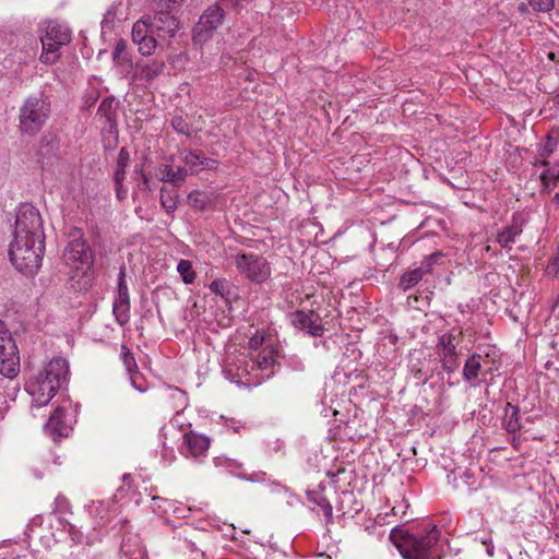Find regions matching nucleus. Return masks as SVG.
Listing matches in <instances>:
<instances>
[{
	"label": "nucleus",
	"mask_w": 559,
	"mask_h": 559,
	"mask_svg": "<svg viewBox=\"0 0 559 559\" xmlns=\"http://www.w3.org/2000/svg\"><path fill=\"white\" fill-rule=\"evenodd\" d=\"M214 197L211 192L193 190L187 197L188 204L197 211H207L214 206Z\"/></svg>",
	"instance_id": "obj_23"
},
{
	"label": "nucleus",
	"mask_w": 559,
	"mask_h": 559,
	"mask_svg": "<svg viewBox=\"0 0 559 559\" xmlns=\"http://www.w3.org/2000/svg\"><path fill=\"white\" fill-rule=\"evenodd\" d=\"M119 100L114 95L104 97L96 111V120L100 123V129L117 128Z\"/></svg>",
	"instance_id": "obj_14"
},
{
	"label": "nucleus",
	"mask_w": 559,
	"mask_h": 559,
	"mask_svg": "<svg viewBox=\"0 0 559 559\" xmlns=\"http://www.w3.org/2000/svg\"><path fill=\"white\" fill-rule=\"evenodd\" d=\"M556 142L554 141L551 135H547V143L542 147L540 150V157L547 158L549 157L554 151H555Z\"/></svg>",
	"instance_id": "obj_48"
},
{
	"label": "nucleus",
	"mask_w": 559,
	"mask_h": 559,
	"mask_svg": "<svg viewBox=\"0 0 559 559\" xmlns=\"http://www.w3.org/2000/svg\"><path fill=\"white\" fill-rule=\"evenodd\" d=\"M235 265L240 274L254 284H262L271 276L270 263L262 255L238 253Z\"/></svg>",
	"instance_id": "obj_10"
},
{
	"label": "nucleus",
	"mask_w": 559,
	"mask_h": 559,
	"mask_svg": "<svg viewBox=\"0 0 559 559\" xmlns=\"http://www.w3.org/2000/svg\"><path fill=\"white\" fill-rule=\"evenodd\" d=\"M292 325L312 337L322 336L325 331L321 316L313 310H296L289 314Z\"/></svg>",
	"instance_id": "obj_13"
},
{
	"label": "nucleus",
	"mask_w": 559,
	"mask_h": 559,
	"mask_svg": "<svg viewBox=\"0 0 559 559\" xmlns=\"http://www.w3.org/2000/svg\"><path fill=\"white\" fill-rule=\"evenodd\" d=\"M403 508H407V506H403V504H401V506H394V507L392 508V514H393V515H397V514H399V512H400Z\"/></svg>",
	"instance_id": "obj_61"
},
{
	"label": "nucleus",
	"mask_w": 559,
	"mask_h": 559,
	"mask_svg": "<svg viewBox=\"0 0 559 559\" xmlns=\"http://www.w3.org/2000/svg\"><path fill=\"white\" fill-rule=\"evenodd\" d=\"M129 163L130 153L127 147H121L117 156V166L114 171V183H119L120 180H124Z\"/></svg>",
	"instance_id": "obj_33"
},
{
	"label": "nucleus",
	"mask_w": 559,
	"mask_h": 559,
	"mask_svg": "<svg viewBox=\"0 0 559 559\" xmlns=\"http://www.w3.org/2000/svg\"><path fill=\"white\" fill-rule=\"evenodd\" d=\"M530 7L533 12L547 13L555 8V0H528L527 4L521 3L519 10L524 12Z\"/></svg>",
	"instance_id": "obj_39"
},
{
	"label": "nucleus",
	"mask_w": 559,
	"mask_h": 559,
	"mask_svg": "<svg viewBox=\"0 0 559 559\" xmlns=\"http://www.w3.org/2000/svg\"><path fill=\"white\" fill-rule=\"evenodd\" d=\"M152 34V27L148 22V19L146 21H138L133 24L131 36L132 41L136 45L144 40L146 37H148Z\"/></svg>",
	"instance_id": "obj_37"
},
{
	"label": "nucleus",
	"mask_w": 559,
	"mask_h": 559,
	"mask_svg": "<svg viewBox=\"0 0 559 559\" xmlns=\"http://www.w3.org/2000/svg\"><path fill=\"white\" fill-rule=\"evenodd\" d=\"M189 176L186 167H178L176 170L170 165H163L159 168L158 179L163 182L171 183L174 187H180Z\"/></svg>",
	"instance_id": "obj_22"
},
{
	"label": "nucleus",
	"mask_w": 559,
	"mask_h": 559,
	"mask_svg": "<svg viewBox=\"0 0 559 559\" xmlns=\"http://www.w3.org/2000/svg\"><path fill=\"white\" fill-rule=\"evenodd\" d=\"M183 0H158L156 9L174 11Z\"/></svg>",
	"instance_id": "obj_50"
},
{
	"label": "nucleus",
	"mask_w": 559,
	"mask_h": 559,
	"mask_svg": "<svg viewBox=\"0 0 559 559\" xmlns=\"http://www.w3.org/2000/svg\"><path fill=\"white\" fill-rule=\"evenodd\" d=\"M526 218L523 213L514 212L511 217V224L506 226L497 235V241L501 248H508L510 243L515 241L516 236L522 234Z\"/></svg>",
	"instance_id": "obj_17"
},
{
	"label": "nucleus",
	"mask_w": 559,
	"mask_h": 559,
	"mask_svg": "<svg viewBox=\"0 0 559 559\" xmlns=\"http://www.w3.org/2000/svg\"><path fill=\"white\" fill-rule=\"evenodd\" d=\"M95 280V270L94 266L85 265V266H75V270L72 271L69 282L71 288L79 293H85L92 288Z\"/></svg>",
	"instance_id": "obj_18"
},
{
	"label": "nucleus",
	"mask_w": 559,
	"mask_h": 559,
	"mask_svg": "<svg viewBox=\"0 0 559 559\" xmlns=\"http://www.w3.org/2000/svg\"><path fill=\"white\" fill-rule=\"evenodd\" d=\"M20 372L17 345L4 321L0 320V373L13 379Z\"/></svg>",
	"instance_id": "obj_6"
},
{
	"label": "nucleus",
	"mask_w": 559,
	"mask_h": 559,
	"mask_svg": "<svg viewBox=\"0 0 559 559\" xmlns=\"http://www.w3.org/2000/svg\"><path fill=\"white\" fill-rule=\"evenodd\" d=\"M159 201L167 214H173L178 205V194L174 189L160 188Z\"/></svg>",
	"instance_id": "obj_34"
},
{
	"label": "nucleus",
	"mask_w": 559,
	"mask_h": 559,
	"mask_svg": "<svg viewBox=\"0 0 559 559\" xmlns=\"http://www.w3.org/2000/svg\"><path fill=\"white\" fill-rule=\"evenodd\" d=\"M120 297H130L127 281H126V266L124 265L120 266V269H119L117 294H116L115 298H120Z\"/></svg>",
	"instance_id": "obj_46"
},
{
	"label": "nucleus",
	"mask_w": 559,
	"mask_h": 559,
	"mask_svg": "<svg viewBox=\"0 0 559 559\" xmlns=\"http://www.w3.org/2000/svg\"><path fill=\"white\" fill-rule=\"evenodd\" d=\"M275 355L276 352L272 347L264 348L252 359L251 369L267 371L262 378L270 379L275 373V366L280 367Z\"/></svg>",
	"instance_id": "obj_21"
},
{
	"label": "nucleus",
	"mask_w": 559,
	"mask_h": 559,
	"mask_svg": "<svg viewBox=\"0 0 559 559\" xmlns=\"http://www.w3.org/2000/svg\"><path fill=\"white\" fill-rule=\"evenodd\" d=\"M36 160L41 167L51 166L60 157V136L56 131L45 132L38 142Z\"/></svg>",
	"instance_id": "obj_12"
},
{
	"label": "nucleus",
	"mask_w": 559,
	"mask_h": 559,
	"mask_svg": "<svg viewBox=\"0 0 559 559\" xmlns=\"http://www.w3.org/2000/svg\"><path fill=\"white\" fill-rule=\"evenodd\" d=\"M45 241L13 238L8 254L12 265L25 275H34L41 265Z\"/></svg>",
	"instance_id": "obj_4"
},
{
	"label": "nucleus",
	"mask_w": 559,
	"mask_h": 559,
	"mask_svg": "<svg viewBox=\"0 0 559 559\" xmlns=\"http://www.w3.org/2000/svg\"><path fill=\"white\" fill-rule=\"evenodd\" d=\"M211 440L209 437L197 433L192 430L183 435V444L186 445V455L200 457L205 455L210 448Z\"/></svg>",
	"instance_id": "obj_19"
},
{
	"label": "nucleus",
	"mask_w": 559,
	"mask_h": 559,
	"mask_svg": "<svg viewBox=\"0 0 559 559\" xmlns=\"http://www.w3.org/2000/svg\"><path fill=\"white\" fill-rule=\"evenodd\" d=\"M100 138L104 151H114L119 144V127L100 129Z\"/></svg>",
	"instance_id": "obj_36"
},
{
	"label": "nucleus",
	"mask_w": 559,
	"mask_h": 559,
	"mask_svg": "<svg viewBox=\"0 0 559 559\" xmlns=\"http://www.w3.org/2000/svg\"><path fill=\"white\" fill-rule=\"evenodd\" d=\"M263 341H264L263 333H260L259 331H257V333L249 340V347L251 349H258L263 344Z\"/></svg>",
	"instance_id": "obj_54"
},
{
	"label": "nucleus",
	"mask_w": 559,
	"mask_h": 559,
	"mask_svg": "<svg viewBox=\"0 0 559 559\" xmlns=\"http://www.w3.org/2000/svg\"><path fill=\"white\" fill-rule=\"evenodd\" d=\"M112 61L115 66L119 69V72L124 76H131L134 70V63L131 59V56L127 51V43L123 39L117 41L114 52H112Z\"/></svg>",
	"instance_id": "obj_20"
},
{
	"label": "nucleus",
	"mask_w": 559,
	"mask_h": 559,
	"mask_svg": "<svg viewBox=\"0 0 559 559\" xmlns=\"http://www.w3.org/2000/svg\"><path fill=\"white\" fill-rule=\"evenodd\" d=\"M307 498L321 508L328 524L333 522V508L325 496L316 490H308Z\"/></svg>",
	"instance_id": "obj_30"
},
{
	"label": "nucleus",
	"mask_w": 559,
	"mask_h": 559,
	"mask_svg": "<svg viewBox=\"0 0 559 559\" xmlns=\"http://www.w3.org/2000/svg\"><path fill=\"white\" fill-rule=\"evenodd\" d=\"M288 366L290 369L298 372H302L306 369L304 361L299 358H290L288 360Z\"/></svg>",
	"instance_id": "obj_55"
},
{
	"label": "nucleus",
	"mask_w": 559,
	"mask_h": 559,
	"mask_svg": "<svg viewBox=\"0 0 559 559\" xmlns=\"http://www.w3.org/2000/svg\"><path fill=\"white\" fill-rule=\"evenodd\" d=\"M134 173L138 174L140 176V178L142 177V174H145L142 165H135Z\"/></svg>",
	"instance_id": "obj_62"
},
{
	"label": "nucleus",
	"mask_w": 559,
	"mask_h": 559,
	"mask_svg": "<svg viewBox=\"0 0 559 559\" xmlns=\"http://www.w3.org/2000/svg\"><path fill=\"white\" fill-rule=\"evenodd\" d=\"M540 178L544 183L547 185L549 180L554 181V185L559 179V168H548L540 175Z\"/></svg>",
	"instance_id": "obj_49"
},
{
	"label": "nucleus",
	"mask_w": 559,
	"mask_h": 559,
	"mask_svg": "<svg viewBox=\"0 0 559 559\" xmlns=\"http://www.w3.org/2000/svg\"><path fill=\"white\" fill-rule=\"evenodd\" d=\"M171 128L178 133L191 138L193 127L188 119L181 115H175L170 120Z\"/></svg>",
	"instance_id": "obj_38"
},
{
	"label": "nucleus",
	"mask_w": 559,
	"mask_h": 559,
	"mask_svg": "<svg viewBox=\"0 0 559 559\" xmlns=\"http://www.w3.org/2000/svg\"><path fill=\"white\" fill-rule=\"evenodd\" d=\"M112 312L120 326L127 324L130 320V297L115 298Z\"/></svg>",
	"instance_id": "obj_29"
},
{
	"label": "nucleus",
	"mask_w": 559,
	"mask_h": 559,
	"mask_svg": "<svg viewBox=\"0 0 559 559\" xmlns=\"http://www.w3.org/2000/svg\"><path fill=\"white\" fill-rule=\"evenodd\" d=\"M13 238L45 241L41 215L37 207L29 203H22L16 212Z\"/></svg>",
	"instance_id": "obj_5"
},
{
	"label": "nucleus",
	"mask_w": 559,
	"mask_h": 559,
	"mask_svg": "<svg viewBox=\"0 0 559 559\" xmlns=\"http://www.w3.org/2000/svg\"><path fill=\"white\" fill-rule=\"evenodd\" d=\"M554 103L557 107H559V93L555 96Z\"/></svg>",
	"instance_id": "obj_64"
},
{
	"label": "nucleus",
	"mask_w": 559,
	"mask_h": 559,
	"mask_svg": "<svg viewBox=\"0 0 559 559\" xmlns=\"http://www.w3.org/2000/svg\"><path fill=\"white\" fill-rule=\"evenodd\" d=\"M136 376L138 374L130 376V380H131L132 386L135 390H138L139 392H145L146 391V386L143 385L142 383H138Z\"/></svg>",
	"instance_id": "obj_57"
},
{
	"label": "nucleus",
	"mask_w": 559,
	"mask_h": 559,
	"mask_svg": "<svg viewBox=\"0 0 559 559\" xmlns=\"http://www.w3.org/2000/svg\"><path fill=\"white\" fill-rule=\"evenodd\" d=\"M200 164H201V170H203V169L215 170L218 167V160H216L214 158L205 157L202 154H201Z\"/></svg>",
	"instance_id": "obj_53"
},
{
	"label": "nucleus",
	"mask_w": 559,
	"mask_h": 559,
	"mask_svg": "<svg viewBox=\"0 0 559 559\" xmlns=\"http://www.w3.org/2000/svg\"><path fill=\"white\" fill-rule=\"evenodd\" d=\"M520 408L512 403H507L504 407V416L502 420L503 428L509 432L514 435L516 431L521 429V425L519 423Z\"/></svg>",
	"instance_id": "obj_28"
},
{
	"label": "nucleus",
	"mask_w": 559,
	"mask_h": 559,
	"mask_svg": "<svg viewBox=\"0 0 559 559\" xmlns=\"http://www.w3.org/2000/svg\"><path fill=\"white\" fill-rule=\"evenodd\" d=\"M452 376H453V374H450V376L448 374V379H447V382H448V384H449L450 386L455 385V384H457V383H459V380H453V377H452Z\"/></svg>",
	"instance_id": "obj_63"
},
{
	"label": "nucleus",
	"mask_w": 559,
	"mask_h": 559,
	"mask_svg": "<svg viewBox=\"0 0 559 559\" xmlns=\"http://www.w3.org/2000/svg\"><path fill=\"white\" fill-rule=\"evenodd\" d=\"M177 271L185 284H192L195 280V272L189 260L181 259L177 264Z\"/></svg>",
	"instance_id": "obj_40"
},
{
	"label": "nucleus",
	"mask_w": 559,
	"mask_h": 559,
	"mask_svg": "<svg viewBox=\"0 0 559 559\" xmlns=\"http://www.w3.org/2000/svg\"><path fill=\"white\" fill-rule=\"evenodd\" d=\"M549 275L558 276L559 275V254L552 257L546 269Z\"/></svg>",
	"instance_id": "obj_52"
},
{
	"label": "nucleus",
	"mask_w": 559,
	"mask_h": 559,
	"mask_svg": "<svg viewBox=\"0 0 559 559\" xmlns=\"http://www.w3.org/2000/svg\"><path fill=\"white\" fill-rule=\"evenodd\" d=\"M481 359H483L481 354L473 353L465 360L462 376L466 382L473 383L475 380H477L479 372L481 370Z\"/></svg>",
	"instance_id": "obj_24"
},
{
	"label": "nucleus",
	"mask_w": 559,
	"mask_h": 559,
	"mask_svg": "<svg viewBox=\"0 0 559 559\" xmlns=\"http://www.w3.org/2000/svg\"><path fill=\"white\" fill-rule=\"evenodd\" d=\"M51 115V102L44 93L29 95L20 108L19 128L22 134L36 135Z\"/></svg>",
	"instance_id": "obj_3"
},
{
	"label": "nucleus",
	"mask_w": 559,
	"mask_h": 559,
	"mask_svg": "<svg viewBox=\"0 0 559 559\" xmlns=\"http://www.w3.org/2000/svg\"><path fill=\"white\" fill-rule=\"evenodd\" d=\"M441 531L431 522L408 528L396 525L391 530L390 540L404 559H441L443 545Z\"/></svg>",
	"instance_id": "obj_1"
},
{
	"label": "nucleus",
	"mask_w": 559,
	"mask_h": 559,
	"mask_svg": "<svg viewBox=\"0 0 559 559\" xmlns=\"http://www.w3.org/2000/svg\"><path fill=\"white\" fill-rule=\"evenodd\" d=\"M46 37L55 39L57 45H68L71 41V31L68 26L50 22L46 27Z\"/></svg>",
	"instance_id": "obj_27"
},
{
	"label": "nucleus",
	"mask_w": 559,
	"mask_h": 559,
	"mask_svg": "<svg viewBox=\"0 0 559 559\" xmlns=\"http://www.w3.org/2000/svg\"><path fill=\"white\" fill-rule=\"evenodd\" d=\"M346 502L353 503L352 509H353L355 514L359 513L362 510V503L358 502L355 499L354 493L349 492V491H345V492L342 493V500H341V503H340V509L343 510V514L344 515L348 512V511L345 510V503Z\"/></svg>",
	"instance_id": "obj_44"
},
{
	"label": "nucleus",
	"mask_w": 559,
	"mask_h": 559,
	"mask_svg": "<svg viewBox=\"0 0 559 559\" xmlns=\"http://www.w3.org/2000/svg\"><path fill=\"white\" fill-rule=\"evenodd\" d=\"M71 536H72V540L76 544H80L82 540H81V537H82V534H78L76 532H71Z\"/></svg>",
	"instance_id": "obj_60"
},
{
	"label": "nucleus",
	"mask_w": 559,
	"mask_h": 559,
	"mask_svg": "<svg viewBox=\"0 0 559 559\" xmlns=\"http://www.w3.org/2000/svg\"><path fill=\"white\" fill-rule=\"evenodd\" d=\"M423 271H418L417 267L405 271L400 277L399 288H401L403 292H406L415 287L423 280Z\"/></svg>",
	"instance_id": "obj_35"
},
{
	"label": "nucleus",
	"mask_w": 559,
	"mask_h": 559,
	"mask_svg": "<svg viewBox=\"0 0 559 559\" xmlns=\"http://www.w3.org/2000/svg\"><path fill=\"white\" fill-rule=\"evenodd\" d=\"M147 19L152 27V34L165 40L167 49L175 50L173 39L179 31L180 22L174 12L156 9L154 16H148Z\"/></svg>",
	"instance_id": "obj_11"
},
{
	"label": "nucleus",
	"mask_w": 559,
	"mask_h": 559,
	"mask_svg": "<svg viewBox=\"0 0 559 559\" xmlns=\"http://www.w3.org/2000/svg\"><path fill=\"white\" fill-rule=\"evenodd\" d=\"M210 289L215 295L221 296L226 302H230L231 300L237 298V293L235 287L230 284L229 281L225 278H216L210 284Z\"/></svg>",
	"instance_id": "obj_26"
},
{
	"label": "nucleus",
	"mask_w": 559,
	"mask_h": 559,
	"mask_svg": "<svg viewBox=\"0 0 559 559\" xmlns=\"http://www.w3.org/2000/svg\"><path fill=\"white\" fill-rule=\"evenodd\" d=\"M462 335L463 332L460 330L457 334H454L453 331H450L438 336L436 354L440 359L442 371L449 376L454 374L460 367V353L457 350V344Z\"/></svg>",
	"instance_id": "obj_8"
},
{
	"label": "nucleus",
	"mask_w": 559,
	"mask_h": 559,
	"mask_svg": "<svg viewBox=\"0 0 559 559\" xmlns=\"http://www.w3.org/2000/svg\"><path fill=\"white\" fill-rule=\"evenodd\" d=\"M486 545V551L491 557L493 556L495 547L491 543H487V540L483 542Z\"/></svg>",
	"instance_id": "obj_59"
},
{
	"label": "nucleus",
	"mask_w": 559,
	"mask_h": 559,
	"mask_svg": "<svg viewBox=\"0 0 559 559\" xmlns=\"http://www.w3.org/2000/svg\"><path fill=\"white\" fill-rule=\"evenodd\" d=\"M181 160L188 167V171L191 175L199 174L201 171V152L183 148L179 151Z\"/></svg>",
	"instance_id": "obj_31"
},
{
	"label": "nucleus",
	"mask_w": 559,
	"mask_h": 559,
	"mask_svg": "<svg viewBox=\"0 0 559 559\" xmlns=\"http://www.w3.org/2000/svg\"><path fill=\"white\" fill-rule=\"evenodd\" d=\"M214 462H215L216 466H225L228 468H241L242 467L241 463H239L235 460H231V459L215 457Z\"/></svg>",
	"instance_id": "obj_51"
},
{
	"label": "nucleus",
	"mask_w": 559,
	"mask_h": 559,
	"mask_svg": "<svg viewBox=\"0 0 559 559\" xmlns=\"http://www.w3.org/2000/svg\"><path fill=\"white\" fill-rule=\"evenodd\" d=\"M141 181H142V189L143 190H148V191L152 190V187L150 185V179H148V176L146 174H142Z\"/></svg>",
	"instance_id": "obj_58"
},
{
	"label": "nucleus",
	"mask_w": 559,
	"mask_h": 559,
	"mask_svg": "<svg viewBox=\"0 0 559 559\" xmlns=\"http://www.w3.org/2000/svg\"><path fill=\"white\" fill-rule=\"evenodd\" d=\"M443 258L442 252H433L430 255L425 257L421 261L420 265L417 266L418 271H423V276L431 273L432 266L439 262L440 259Z\"/></svg>",
	"instance_id": "obj_43"
},
{
	"label": "nucleus",
	"mask_w": 559,
	"mask_h": 559,
	"mask_svg": "<svg viewBox=\"0 0 559 559\" xmlns=\"http://www.w3.org/2000/svg\"><path fill=\"white\" fill-rule=\"evenodd\" d=\"M121 360L130 376L139 373L134 355L126 345H121Z\"/></svg>",
	"instance_id": "obj_41"
},
{
	"label": "nucleus",
	"mask_w": 559,
	"mask_h": 559,
	"mask_svg": "<svg viewBox=\"0 0 559 559\" xmlns=\"http://www.w3.org/2000/svg\"><path fill=\"white\" fill-rule=\"evenodd\" d=\"M120 559H148L139 534H123L120 545Z\"/></svg>",
	"instance_id": "obj_16"
},
{
	"label": "nucleus",
	"mask_w": 559,
	"mask_h": 559,
	"mask_svg": "<svg viewBox=\"0 0 559 559\" xmlns=\"http://www.w3.org/2000/svg\"><path fill=\"white\" fill-rule=\"evenodd\" d=\"M166 392L168 396L176 401V407L183 408L187 404V395L186 392L176 386H167Z\"/></svg>",
	"instance_id": "obj_45"
},
{
	"label": "nucleus",
	"mask_w": 559,
	"mask_h": 559,
	"mask_svg": "<svg viewBox=\"0 0 559 559\" xmlns=\"http://www.w3.org/2000/svg\"><path fill=\"white\" fill-rule=\"evenodd\" d=\"M237 477H239L240 479L251 481V483H265L269 480L266 473L262 472V471L254 472L251 474L239 473V474H237Z\"/></svg>",
	"instance_id": "obj_47"
},
{
	"label": "nucleus",
	"mask_w": 559,
	"mask_h": 559,
	"mask_svg": "<svg viewBox=\"0 0 559 559\" xmlns=\"http://www.w3.org/2000/svg\"><path fill=\"white\" fill-rule=\"evenodd\" d=\"M69 236L70 240L63 250L66 263L75 266H94V252L84 238L83 230L74 227Z\"/></svg>",
	"instance_id": "obj_7"
},
{
	"label": "nucleus",
	"mask_w": 559,
	"mask_h": 559,
	"mask_svg": "<svg viewBox=\"0 0 559 559\" xmlns=\"http://www.w3.org/2000/svg\"><path fill=\"white\" fill-rule=\"evenodd\" d=\"M225 10L218 3L207 7L192 31V40L195 45H203L211 40L214 32L223 24Z\"/></svg>",
	"instance_id": "obj_9"
},
{
	"label": "nucleus",
	"mask_w": 559,
	"mask_h": 559,
	"mask_svg": "<svg viewBox=\"0 0 559 559\" xmlns=\"http://www.w3.org/2000/svg\"><path fill=\"white\" fill-rule=\"evenodd\" d=\"M165 69V61L163 59H152L150 61L139 60L134 63V70L131 80L143 81L147 84L152 83L158 78Z\"/></svg>",
	"instance_id": "obj_15"
},
{
	"label": "nucleus",
	"mask_w": 559,
	"mask_h": 559,
	"mask_svg": "<svg viewBox=\"0 0 559 559\" xmlns=\"http://www.w3.org/2000/svg\"><path fill=\"white\" fill-rule=\"evenodd\" d=\"M116 197L118 200L122 201L127 197V190L123 189V180H120L119 183H115Z\"/></svg>",
	"instance_id": "obj_56"
},
{
	"label": "nucleus",
	"mask_w": 559,
	"mask_h": 559,
	"mask_svg": "<svg viewBox=\"0 0 559 559\" xmlns=\"http://www.w3.org/2000/svg\"><path fill=\"white\" fill-rule=\"evenodd\" d=\"M66 416V409L57 407L49 418L48 426L51 429L53 439L66 436L67 426L61 424V418Z\"/></svg>",
	"instance_id": "obj_32"
},
{
	"label": "nucleus",
	"mask_w": 559,
	"mask_h": 559,
	"mask_svg": "<svg viewBox=\"0 0 559 559\" xmlns=\"http://www.w3.org/2000/svg\"><path fill=\"white\" fill-rule=\"evenodd\" d=\"M155 36H156L155 34H151L144 40L139 43V45H138L139 46V52L142 56H151L154 52V50L157 49L158 47L160 49H164L163 44L158 45L157 39H156Z\"/></svg>",
	"instance_id": "obj_42"
},
{
	"label": "nucleus",
	"mask_w": 559,
	"mask_h": 559,
	"mask_svg": "<svg viewBox=\"0 0 559 559\" xmlns=\"http://www.w3.org/2000/svg\"><path fill=\"white\" fill-rule=\"evenodd\" d=\"M69 364L64 358H52L43 370L25 382V391L33 397L36 406L47 405L63 383L68 381Z\"/></svg>",
	"instance_id": "obj_2"
},
{
	"label": "nucleus",
	"mask_w": 559,
	"mask_h": 559,
	"mask_svg": "<svg viewBox=\"0 0 559 559\" xmlns=\"http://www.w3.org/2000/svg\"><path fill=\"white\" fill-rule=\"evenodd\" d=\"M43 45V52L40 55V61L45 64H53L60 58L59 49L62 45H57L55 39L46 37L45 35L40 38Z\"/></svg>",
	"instance_id": "obj_25"
}]
</instances>
